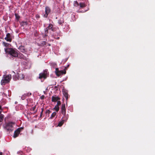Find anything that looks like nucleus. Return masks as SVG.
I'll use <instances>...</instances> for the list:
<instances>
[{
  "label": "nucleus",
  "mask_w": 155,
  "mask_h": 155,
  "mask_svg": "<svg viewBox=\"0 0 155 155\" xmlns=\"http://www.w3.org/2000/svg\"><path fill=\"white\" fill-rule=\"evenodd\" d=\"M55 73L56 75L59 76L65 74L66 73V71L64 70H59L58 68H56L55 69Z\"/></svg>",
  "instance_id": "7ed1b4c3"
},
{
  "label": "nucleus",
  "mask_w": 155,
  "mask_h": 155,
  "mask_svg": "<svg viewBox=\"0 0 155 155\" xmlns=\"http://www.w3.org/2000/svg\"><path fill=\"white\" fill-rule=\"evenodd\" d=\"M62 109H65V105H62Z\"/></svg>",
  "instance_id": "b1692460"
},
{
  "label": "nucleus",
  "mask_w": 155,
  "mask_h": 155,
  "mask_svg": "<svg viewBox=\"0 0 155 155\" xmlns=\"http://www.w3.org/2000/svg\"><path fill=\"white\" fill-rule=\"evenodd\" d=\"M50 10L48 7H46L45 9V13L44 14V16L45 17H47L48 16V14L50 13Z\"/></svg>",
  "instance_id": "39448f33"
},
{
  "label": "nucleus",
  "mask_w": 155,
  "mask_h": 155,
  "mask_svg": "<svg viewBox=\"0 0 155 155\" xmlns=\"http://www.w3.org/2000/svg\"><path fill=\"white\" fill-rule=\"evenodd\" d=\"M1 106L0 105V112H1Z\"/></svg>",
  "instance_id": "c756f323"
},
{
  "label": "nucleus",
  "mask_w": 155,
  "mask_h": 155,
  "mask_svg": "<svg viewBox=\"0 0 155 155\" xmlns=\"http://www.w3.org/2000/svg\"><path fill=\"white\" fill-rule=\"evenodd\" d=\"M60 100V98L57 96H54L52 97V101L54 102H56Z\"/></svg>",
  "instance_id": "1a4fd4ad"
},
{
  "label": "nucleus",
  "mask_w": 155,
  "mask_h": 155,
  "mask_svg": "<svg viewBox=\"0 0 155 155\" xmlns=\"http://www.w3.org/2000/svg\"><path fill=\"white\" fill-rule=\"evenodd\" d=\"M73 17H74V18H74V15H73Z\"/></svg>",
  "instance_id": "7c9ffc66"
},
{
  "label": "nucleus",
  "mask_w": 155,
  "mask_h": 155,
  "mask_svg": "<svg viewBox=\"0 0 155 155\" xmlns=\"http://www.w3.org/2000/svg\"><path fill=\"white\" fill-rule=\"evenodd\" d=\"M53 110H55L57 112L59 110V107L58 106V105H56L55 107L53 108Z\"/></svg>",
  "instance_id": "2eb2a0df"
},
{
  "label": "nucleus",
  "mask_w": 155,
  "mask_h": 155,
  "mask_svg": "<svg viewBox=\"0 0 155 155\" xmlns=\"http://www.w3.org/2000/svg\"><path fill=\"white\" fill-rule=\"evenodd\" d=\"M79 5V4L78 3V2H77L76 1L75 2L74 4V6H78Z\"/></svg>",
  "instance_id": "a211bd4d"
},
{
  "label": "nucleus",
  "mask_w": 155,
  "mask_h": 155,
  "mask_svg": "<svg viewBox=\"0 0 155 155\" xmlns=\"http://www.w3.org/2000/svg\"><path fill=\"white\" fill-rule=\"evenodd\" d=\"M42 112H41V114H42Z\"/></svg>",
  "instance_id": "2f4dec72"
},
{
  "label": "nucleus",
  "mask_w": 155,
  "mask_h": 155,
  "mask_svg": "<svg viewBox=\"0 0 155 155\" xmlns=\"http://www.w3.org/2000/svg\"><path fill=\"white\" fill-rule=\"evenodd\" d=\"M56 115V113L55 112H54L51 114V117H50V118L51 119H52L54 117V116Z\"/></svg>",
  "instance_id": "dca6fc26"
},
{
  "label": "nucleus",
  "mask_w": 155,
  "mask_h": 155,
  "mask_svg": "<svg viewBox=\"0 0 155 155\" xmlns=\"http://www.w3.org/2000/svg\"><path fill=\"white\" fill-rule=\"evenodd\" d=\"M37 17L38 18H39V15H37Z\"/></svg>",
  "instance_id": "cd10ccee"
},
{
  "label": "nucleus",
  "mask_w": 155,
  "mask_h": 155,
  "mask_svg": "<svg viewBox=\"0 0 155 155\" xmlns=\"http://www.w3.org/2000/svg\"><path fill=\"white\" fill-rule=\"evenodd\" d=\"M3 118L4 117L2 115H0V122L3 119Z\"/></svg>",
  "instance_id": "412c9836"
},
{
  "label": "nucleus",
  "mask_w": 155,
  "mask_h": 155,
  "mask_svg": "<svg viewBox=\"0 0 155 155\" xmlns=\"http://www.w3.org/2000/svg\"><path fill=\"white\" fill-rule=\"evenodd\" d=\"M5 51L6 53L10 54L13 57H18L20 58H23V56L20 54H18L17 52L12 48H5Z\"/></svg>",
  "instance_id": "f257e3e1"
},
{
  "label": "nucleus",
  "mask_w": 155,
  "mask_h": 155,
  "mask_svg": "<svg viewBox=\"0 0 155 155\" xmlns=\"http://www.w3.org/2000/svg\"><path fill=\"white\" fill-rule=\"evenodd\" d=\"M63 93L64 97H65L66 100H67L68 98L67 91L65 90H63Z\"/></svg>",
  "instance_id": "9d476101"
},
{
  "label": "nucleus",
  "mask_w": 155,
  "mask_h": 155,
  "mask_svg": "<svg viewBox=\"0 0 155 155\" xmlns=\"http://www.w3.org/2000/svg\"><path fill=\"white\" fill-rule=\"evenodd\" d=\"M5 39L8 41L11 42V41L12 39L10 34L8 33L7 34L6 37L5 38Z\"/></svg>",
  "instance_id": "0eeeda50"
},
{
  "label": "nucleus",
  "mask_w": 155,
  "mask_h": 155,
  "mask_svg": "<svg viewBox=\"0 0 155 155\" xmlns=\"http://www.w3.org/2000/svg\"><path fill=\"white\" fill-rule=\"evenodd\" d=\"M20 132V129L19 128L18 129L16 130H15L14 132V134L13 135V137L15 138L17 137L18 134H19Z\"/></svg>",
  "instance_id": "6e6552de"
},
{
  "label": "nucleus",
  "mask_w": 155,
  "mask_h": 155,
  "mask_svg": "<svg viewBox=\"0 0 155 155\" xmlns=\"http://www.w3.org/2000/svg\"><path fill=\"white\" fill-rule=\"evenodd\" d=\"M57 103L56 105H58V107L59 105H61V103L60 101V100H59L58 101H57Z\"/></svg>",
  "instance_id": "6ab92c4d"
},
{
  "label": "nucleus",
  "mask_w": 155,
  "mask_h": 155,
  "mask_svg": "<svg viewBox=\"0 0 155 155\" xmlns=\"http://www.w3.org/2000/svg\"><path fill=\"white\" fill-rule=\"evenodd\" d=\"M15 17H16V18H17V19H18V18H19V15L16 14H15Z\"/></svg>",
  "instance_id": "4be33fe9"
},
{
  "label": "nucleus",
  "mask_w": 155,
  "mask_h": 155,
  "mask_svg": "<svg viewBox=\"0 0 155 155\" xmlns=\"http://www.w3.org/2000/svg\"><path fill=\"white\" fill-rule=\"evenodd\" d=\"M52 28V25L51 24H50L48 27V29H50Z\"/></svg>",
  "instance_id": "aec40b11"
},
{
  "label": "nucleus",
  "mask_w": 155,
  "mask_h": 155,
  "mask_svg": "<svg viewBox=\"0 0 155 155\" xmlns=\"http://www.w3.org/2000/svg\"><path fill=\"white\" fill-rule=\"evenodd\" d=\"M19 50L22 52H24L25 51V49L24 47L23 46H21L19 47L18 48Z\"/></svg>",
  "instance_id": "f8f14e48"
},
{
  "label": "nucleus",
  "mask_w": 155,
  "mask_h": 155,
  "mask_svg": "<svg viewBox=\"0 0 155 155\" xmlns=\"http://www.w3.org/2000/svg\"><path fill=\"white\" fill-rule=\"evenodd\" d=\"M3 44L4 45V46L6 47H9V45H10L9 44L7 43H5V42H3Z\"/></svg>",
  "instance_id": "f3484780"
},
{
  "label": "nucleus",
  "mask_w": 155,
  "mask_h": 155,
  "mask_svg": "<svg viewBox=\"0 0 155 155\" xmlns=\"http://www.w3.org/2000/svg\"><path fill=\"white\" fill-rule=\"evenodd\" d=\"M79 5L81 8H83L86 6V5L84 3H80Z\"/></svg>",
  "instance_id": "ddd939ff"
},
{
  "label": "nucleus",
  "mask_w": 155,
  "mask_h": 155,
  "mask_svg": "<svg viewBox=\"0 0 155 155\" xmlns=\"http://www.w3.org/2000/svg\"><path fill=\"white\" fill-rule=\"evenodd\" d=\"M46 113L49 114L50 113V111L49 110H47L46 111Z\"/></svg>",
  "instance_id": "a878e982"
},
{
  "label": "nucleus",
  "mask_w": 155,
  "mask_h": 155,
  "mask_svg": "<svg viewBox=\"0 0 155 155\" xmlns=\"http://www.w3.org/2000/svg\"><path fill=\"white\" fill-rule=\"evenodd\" d=\"M18 77H17V79L21 80L24 78V75L22 73L18 74Z\"/></svg>",
  "instance_id": "9b49d317"
},
{
  "label": "nucleus",
  "mask_w": 155,
  "mask_h": 155,
  "mask_svg": "<svg viewBox=\"0 0 155 155\" xmlns=\"http://www.w3.org/2000/svg\"><path fill=\"white\" fill-rule=\"evenodd\" d=\"M64 122V120H62L61 121L59 122L58 123L57 126L61 127L63 124Z\"/></svg>",
  "instance_id": "4468645a"
},
{
  "label": "nucleus",
  "mask_w": 155,
  "mask_h": 155,
  "mask_svg": "<svg viewBox=\"0 0 155 155\" xmlns=\"http://www.w3.org/2000/svg\"><path fill=\"white\" fill-rule=\"evenodd\" d=\"M23 25H27V23L26 22H23Z\"/></svg>",
  "instance_id": "393cba45"
},
{
  "label": "nucleus",
  "mask_w": 155,
  "mask_h": 155,
  "mask_svg": "<svg viewBox=\"0 0 155 155\" xmlns=\"http://www.w3.org/2000/svg\"><path fill=\"white\" fill-rule=\"evenodd\" d=\"M11 78V75H8L4 76L2 79L1 81V84L2 85L5 84L9 82Z\"/></svg>",
  "instance_id": "f03ea898"
},
{
  "label": "nucleus",
  "mask_w": 155,
  "mask_h": 155,
  "mask_svg": "<svg viewBox=\"0 0 155 155\" xmlns=\"http://www.w3.org/2000/svg\"><path fill=\"white\" fill-rule=\"evenodd\" d=\"M2 152H0V155H2Z\"/></svg>",
  "instance_id": "c85d7f7f"
},
{
  "label": "nucleus",
  "mask_w": 155,
  "mask_h": 155,
  "mask_svg": "<svg viewBox=\"0 0 155 155\" xmlns=\"http://www.w3.org/2000/svg\"><path fill=\"white\" fill-rule=\"evenodd\" d=\"M62 113L63 114H64L65 113V109H62Z\"/></svg>",
  "instance_id": "5701e85b"
},
{
  "label": "nucleus",
  "mask_w": 155,
  "mask_h": 155,
  "mask_svg": "<svg viewBox=\"0 0 155 155\" xmlns=\"http://www.w3.org/2000/svg\"><path fill=\"white\" fill-rule=\"evenodd\" d=\"M44 96H42L41 97V99H43L44 98Z\"/></svg>",
  "instance_id": "bb28decb"
},
{
  "label": "nucleus",
  "mask_w": 155,
  "mask_h": 155,
  "mask_svg": "<svg viewBox=\"0 0 155 155\" xmlns=\"http://www.w3.org/2000/svg\"><path fill=\"white\" fill-rule=\"evenodd\" d=\"M47 73L46 72H44V73H41L39 74V78L41 79L42 78H45L46 77V75Z\"/></svg>",
  "instance_id": "423d86ee"
},
{
  "label": "nucleus",
  "mask_w": 155,
  "mask_h": 155,
  "mask_svg": "<svg viewBox=\"0 0 155 155\" xmlns=\"http://www.w3.org/2000/svg\"><path fill=\"white\" fill-rule=\"evenodd\" d=\"M15 125V123L10 122L6 125V127L8 130H13V127Z\"/></svg>",
  "instance_id": "20e7f679"
}]
</instances>
